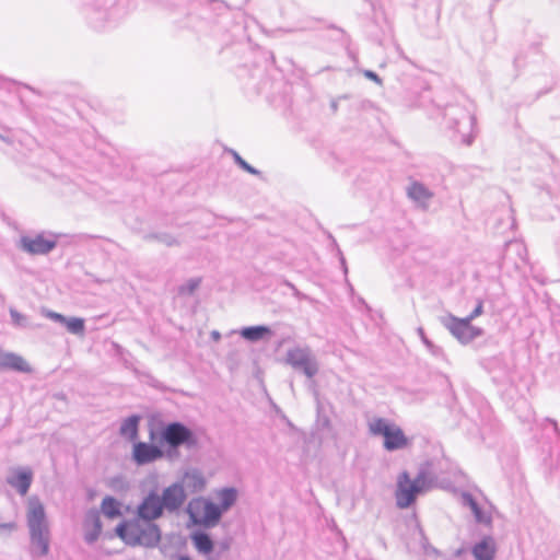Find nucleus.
Listing matches in <instances>:
<instances>
[{
  "instance_id": "1",
  "label": "nucleus",
  "mask_w": 560,
  "mask_h": 560,
  "mask_svg": "<svg viewBox=\"0 0 560 560\" xmlns=\"http://www.w3.org/2000/svg\"><path fill=\"white\" fill-rule=\"evenodd\" d=\"M26 520L32 552L38 557L46 556L49 552L50 532L45 508L36 497L28 499Z\"/></svg>"
},
{
  "instance_id": "2",
  "label": "nucleus",
  "mask_w": 560,
  "mask_h": 560,
  "mask_svg": "<svg viewBox=\"0 0 560 560\" xmlns=\"http://www.w3.org/2000/svg\"><path fill=\"white\" fill-rule=\"evenodd\" d=\"M117 535L128 545L153 547L159 544L161 535L155 524L142 518L125 521L116 528Z\"/></svg>"
},
{
  "instance_id": "3",
  "label": "nucleus",
  "mask_w": 560,
  "mask_h": 560,
  "mask_svg": "<svg viewBox=\"0 0 560 560\" xmlns=\"http://www.w3.org/2000/svg\"><path fill=\"white\" fill-rule=\"evenodd\" d=\"M369 430L373 435L383 436L384 447L387 451L401 450L409 445V439L402 429L386 419H374L369 423Z\"/></svg>"
},
{
  "instance_id": "4",
  "label": "nucleus",
  "mask_w": 560,
  "mask_h": 560,
  "mask_svg": "<svg viewBox=\"0 0 560 560\" xmlns=\"http://www.w3.org/2000/svg\"><path fill=\"white\" fill-rule=\"evenodd\" d=\"M424 487V476H418L411 480L407 471L400 472L397 477L395 490L396 505L401 510L409 508L415 503L417 495L423 491Z\"/></svg>"
},
{
  "instance_id": "5",
  "label": "nucleus",
  "mask_w": 560,
  "mask_h": 560,
  "mask_svg": "<svg viewBox=\"0 0 560 560\" xmlns=\"http://www.w3.org/2000/svg\"><path fill=\"white\" fill-rule=\"evenodd\" d=\"M187 512L194 524L207 527L217 525L221 517L220 508L205 498L192 499Z\"/></svg>"
},
{
  "instance_id": "6",
  "label": "nucleus",
  "mask_w": 560,
  "mask_h": 560,
  "mask_svg": "<svg viewBox=\"0 0 560 560\" xmlns=\"http://www.w3.org/2000/svg\"><path fill=\"white\" fill-rule=\"evenodd\" d=\"M483 302L479 300L472 313L466 318L451 316L446 327L460 342H469L480 335V329L471 325V320L482 314Z\"/></svg>"
},
{
  "instance_id": "7",
  "label": "nucleus",
  "mask_w": 560,
  "mask_h": 560,
  "mask_svg": "<svg viewBox=\"0 0 560 560\" xmlns=\"http://www.w3.org/2000/svg\"><path fill=\"white\" fill-rule=\"evenodd\" d=\"M163 439L172 447L196 443L192 432L179 422L168 424L163 431Z\"/></svg>"
},
{
  "instance_id": "8",
  "label": "nucleus",
  "mask_w": 560,
  "mask_h": 560,
  "mask_svg": "<svg viewBox=\"0 0 560 560\" xmlns=\"http://www.w3.org/2000/svg\"><path fill=\"white\" fill-rule=\"evenodd\" d=\"M20 243L24 252L31 255H44L55 248L57 241L38 234L35 236H23Z\"/></svg>"
},
{
  "instance_id": "9",
  "label": "nucleus",
  "mask_w": 560,
  "mask_h": 560,
  "mask_svg": "<svg viewBox=\"0 0 560 560\" xmlns=\"http://www.w3.org/2000/svg\"><path fill=\"white\" fill-rule=\"evenodd\" d=\"M163 509L161 498L156 493H150L138 506V516L151 523L162 515Z\"/></svg>"
},
{
  "instance_id": "10",
  "label": "nucleus",
  "mask_w": 560,
  "mask_h": 560,
  "mask_svg": "<svg viewBox=\"0 0 560 560\" xmlns=\"http://www.w3.org/2000/svg\"><path fill=\"white\" fill-rule=\"evenodd\" d=\"M287 362L293 368L302 369L308 377L314 376L317 372V366L310 358V354L300 348L288 352Z\"/></svg>"
},
{
  "instance_id": "11",
  "label": "nucleus",
  "mask_w": 560,
  "mask_h": 560,
  "mask_svg": "<svg viewBox=\"0 0 560 560\" xmlns=\"http://www.w3.org/2000/svg\"><path fill=\"white\" fill-rule=\"evenodd\" d=\"M132 456L137 464L143 465L163 457V452L155 445L138 442L133 445Z\"/></svg>"
},
{
  "instance_id": "12",
  "label": "nucleus",
  "mask_w": 560,
  "mask_h": 560,
  "mask_svg": "<svg viewBox=\"0 0 560 560\" xmlns=\"http://www.w3.org/2000/svg\"><path fill=\"white\" fill-rule=\"evenodd\" d=\"M185 498L186 495L183 487L174 483L164 490L161 501L163 503V508L174 511L184 503Z\"/></svg>"
},
{
  "instance_id": "13",
  "label": "nucleus",
  "mask_w": 560,
  "mask_h": 560,
  "mask_svg": "<svg viewBox=\"0 0 560 560\" xmlns=\"http://www.w3.org/2000/svg\"><path fill=\"white\" fill-rule=\"evenodd\" d=\"M2 370H13L21 373H32V365L18 353L2 351Z\"/></svg>"
},
{
  "instance_id": "14",
  "label": "nucleus",
  "mask_w": 560,
  "mask_h": 560,
  "mask_svg": "<svg viewBox=\"0 0 560 560\" xmlns=\"http://www.w3.org/2000/svg\"><path fill=\"white\" fill-rule=\"evenodd\" d=\"M33 480V471L30 468L19 469L8 479L10 486L15 488L21 495H25Z\"/></svg>"
},
{
  "instance_id": "15",
  "label": "nucleus",
  "mask_w": 560,
  "mask_h": 560,
  "mask_svg": "<svg viewBox=\"0 0 560 560\" xmlns=\"http://www.w3.org/2000/svg\"><path fill=\"white\" fill-rule=\"evenodd\" d=\"M495 551L494 540L490 537L483 538L472 548V555L476 560H493Z\"/></svg>"
},
{
  "instance_id": "16",
  "label": "nucleus",
  "mask_w": 560,
  "mask_h": 560,
  "mask_svg": "<svg viewBox=\"0 0 560 560\" xmlns=\"http://www.w3.org/2000/svg\"><path fill=\"white\" fill-rule=\"evenodd\" d=\"M407 194L409 198L421 205H425L433 196L427 187L418 182L410 184Z\"/></svg>"
},
{
  "instance_id": "17",
  "label": "nucleus",
  "mask_w": 560,
  "mask_h": 560,
  "mask_svg": "<svg viewBox=\"0 0 560 560\" xmlns=\"http://www.w3.org/2000/svg\"><path fill=\"white\" fill-rule=\"evenodd\" d=\"M138 425L139 417H129L122 422L120 427V434L127 436L131 441H135L138 438Z\"/></svg>"
},
{
  "instance_id": "18",
  "label": "nucleus",
  "mask_w": 560,
  "mask_h": 560,
  "mask_svg": "<svg viewBox=\"0 0 560 560\" xmlns=\"http://www.w3.org/2000/svg\"><path fill=\"white\" fill-rule=\"evenodd\" d=\"M102 512L109 518H116L121 515L120 503L113 497H106L101 505Z\"/></svg>"
},
{
  "instance_id": "19",
  "label": "nucleus",
  "mask_w": 560,
  "mask_h": 560,
  "mask_svg": "<svg viewBox=\"0 0 560 560\" xmlns=\"http://www.w3.org/2000/svg\"><path fill=\"white\" fill-rule=\"evenodd\" d=\"M196 549L201 553H210L213 549V542L205 533H196L191 536Z\"/></svg>"
},
{
  "instance_id": "20",
  "label": "nucleus",
  "mask_w": 560,
  "mask_h": 560,
  "mask_svg": "<svg viewBox=\"0 0 560 560\" xmlns=\"http://www.w3.org/2000/svg\"><path fill=\"white\" fill-rule=\"evenodd\" d=\"M270 334V329L266 326H253L242 329L241 336L247 340L256 341Z\"/></svg>"
},
{
  "instance_id": "21",
  "label": "nucleus",
  "mask_w": 560,
  "mask_h": 560,
  "mask_svg": "<svg viewBox=\"0 0 560 560\" xmlns=\"http://www.w3.org/2000/svg\"><path fill=\"white\" fill-rule=\"evenodd\" d=\"M86 525L91 526L92 528V532L86 534V539L89 541H93L98 537L102 530V524L97 512H91L88 515Z\"/></svg>"
},
{
  "instance_id": "22",
  "label": "nucleus",
  "mask_w": 560,
  "mask_h": 560,
  "mask_svg": "<svg viewBox=\"0 0 560 560\" xmlns=\"http://www.w3.org/2000/svg\"><path fill=\"white\" fill-rule=\"evenodd\" d=\"M220 500L221 513L230 509L236 501V491L234 489H223L218 493Z\"/></svg>"
},
{
  "instance_id": "23",
  "label": "nucleus",
  "mask_w": 560,
  "mask_h": 560,
  "mask_svg": "<svg viewBox=\"0 0 560 560\" xmlns=\"http://www.w3.org/2000/svg\"><path fill=\"white\" fill-rule=\"evenodd\" d=\"M67 329L71 334L75 335H83L84 332V320L82 318H67V322L65 323Z\"/></svg>"
},
{
  "instance_id": "24",
  "label": "nucleus",
  "mask_w": 560,
  "mask_h": 560,
  "mask_svg": "<svg viewBox=\"0 0 560 560\" xmlns=\"http://www.w3.org/2000/svg\"><path fill=\"white\" fill-rule=\"evenodd\" d=\"M464 500L468 504V506L470 508L472 513L475 514L476 518L478 521H482L481 509L479 508L476 500L470 494H465Z\"/></svg>"
},
{
  "instance_id": "25",
  "label": "nucleus",
  "mask_w": 560,
  "mask_h": 560,
  "mask_svg": "<svg viewBox=\"0 0 560 560\" xmlns=\"http://www.w3.org/2000/svg\"><path fill=\"white\" fill-rule=\"evenodd\" d=\"M235 159L240 166L243 167L245 171L252 174H256V171L250 165H248L241 156L236 155Z\"/></svg>"
},
{
  "instance_id": "26",
  "label": "nucleus",
  "mask_w": 560,
  "mask_h": 560,
  "mask_svg": "<svg viewBox=\"0 0 560 560\" xmlns=\"http://www.w3.org/2000/svg\"><path fill=\"white\" fill-rule=\"evenodd\" d=\"M48 316H49V318L54 319L55 322H59L61 324H65L67 322V318L59 313L51 312L48 314Z\"/></svg>"
},
{
  "instance_id": "27",
  "label": "nucleus",
  "mask_w": 560,
  "mask_h": 560,
  "mask_svg": "<svg viewBox=\"0 0 560 560\" xmlns=\"http://www.w3.org/2000/svg\"><path fill=\"white\" fill-rule=\"evenodd\" d=\"M365 77L377 82V83H381L378 75L376 73H374L373 71H366Z\"/></svg>"
},
{
  "instance_id": "28",
  "label": "nucleus",
  "mask_w": 560,
  "mask_h": 560,
  "mask_svg": "<svg viewBox=\"0 0 560 560\" xmlns=\"http://www.w3.org/2000/svg\"><path fill=\"white\" fill-rule=\"evenodd\" d=\"M0 370H2V351L0 350Z\"/></svg>"
},
{
  "instance_id": "29",
  "label": "nucleus",
  "mask_w": 560,
  "mask_h": 560,
  "mask_svg": "<svg viewBox=\"0 0 560 560\" xmlns=\"http://www.w3.org/2000/svg\"><path fill=\"white\" fill-rule=\"evenodd\" d=\"M178 560H190L187 557H180Z\"/></svg>"
},
{
  "instance_id": "30",
  "label": "nucleus",
  "mask_w": 560,
  "mask_h": 560,
  "mask_svg": "<svg viewBox=\"0 0 560 560\" xmlns=\"http://www.w3.org/2000/svg\"><path fill=\"white\" fill-rule=\"evenodd\" d=\"M8 527L12 529V528H14V525L10 524V525H8Z\"/></svg>"
}]
</instances>
